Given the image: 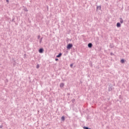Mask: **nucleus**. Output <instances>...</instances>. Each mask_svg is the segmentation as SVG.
Returning <instances> with one entry per match:
<instances>
[{
	"label": "nucleus",
	"instance_id": "obj_18",
	"mask_svg": "<svg viewBox=\"0 0 129 129\" xmlns=\"http://www.w3.org/2000/svg\"><path fill=\"white\" fill-rule=\"evenodd\" d=\"M120 23L121 24H122V23H123V20H120Z\"/></svg>",
	"mask_w": 129,
	"mask_h": 129
},
{
	"label": "nucleus",
	"instance_id": "obj_3",
	"mask_svg": "<svg viewBox=\"0 0 129 129\" xmlns=\"http://www.w3.org/2000/svg\"><path fill=\"white\" fill-rule=\"evenodd\" d=\"M38 52H39V53H40V54H42V53H43V52H44V48H39V49L38 50Z\"/></svg>",
	"mask_w": 129,
	"mask_h": 129
},
{
	"label": "nucleus",
	"instance_id": "obj_1",
	"mask_svg": "<svg viewBox=\"0 0 129 129\" xmlns=\"http://www.w3.org/2000/svg\"><path fill=\"white\" fill-rule=\"evenodd\" d=\"M113 89H114V88L113 87V86H112V84H110L108 86V91H112V90H113Z\"/></svg>",
	"mask_w": 129,
	"mask_h": 129
},
{
	"label": "nucleus",
	"instance_id": "obj_30",
	"mask_svg": "<svg viewBox=\"0 0 129 129\" xmlns=\"http://www.w3.org/2000/svg\"><path fill=\"white\" fill-rule=\"evenodd\" d=\"M107 0H106V1H107Z\"/></svg>",
	"mask_w": 129,
	"mask_h": 129
},
{
	"label": "nucleus",
	"instance_id": "obj_17",
	"mask_svg": "<svg viewBox=\"0 0 129 129\" xmlns=\"http://www.w3.org/2000/svg\"><path fill=\"white\" fill-rule=\"evenodd\" d=\"M72 103H74V102H75V99H73L72 100Z\"/></svg>",
	"mask_w": 129,
	"mask_h": 129
},
{
	"label": "nucleus",
	"instance_id": "obj_8",
	"mask_svg": "<svg viewBox=\"0 0 129 129\" xmlns=\"http://www.w3.org/2000/svg\"><path fill=\"white\" fill-rule=\"evenodd\" d=\"M93 45L91 43H89L88 44V48H91L92 47Z\"/></svg>",
	"mask_w": 129,
	"mask_h": 129
},
{
	"label": "nucleus",
	"instance_id": "obj_24",
	"mask_svg": "<svg viewBox=\"0 0 129 129\" xmlns=\"http://www.w3.org/2000/svg\"><path fill=\"white\" fill-rule=\"evenodd\" d=\"M67 95H68V96H69V95H70V93H68Z\"/></svg>",
	"mask_w": 129,
	"mask_h": 129
},
{
	"label": "nucleus",
	"instance_id": "obj_23",
	"mask_svg": "<svg viewBox=\"0 0 129 129\" xmlns=\"http://www.w3.org/2000/svg\"><path fill=\"white\" fill-rule=\"evenodd\" d=\"M110 55H111V56H112V55H114V54L113 53H112V52H111V53H110Z\"/></svg>",
	"mask_w": 129,
	"mask_h": 129
},
{
	"label": "nucleus",
	"instance_id": "obj_27",
	"mask_svg": "<svg viewBox=\"0 0 129 129\" xmlns=\"http://www.w3.org/2000/svg\"><path fill=\"white\" fill-rule=\"evenodd\" d=\"M6 2L8 3V4H9V0H6Z\"/></svg>",
	"mask_w": 129,
	"mask_h": 129
},
{
	"label": "nucleus",
	"instance_id": "obj_6",
	"mask_svg": "<svg viewBox=\"0 0 129 129\" xmlns=\"http://www.w3.org/2000/svg\"><path fill=\"white\" fill-rule=\"evenodd\" d=\"M64 85H65L64 83H61L60 84L59 86H60V88H63V87H64Z\"/></svg>",
	"mask_w": 129,
	"mask_h": 129
},
{
	"label": "nucleus",
	"instance_id": "obj_19",
	"mask_svg": "<svg viewBox=\"0 0 129 129\" xmlns=\"http://www.w3.org/2000/svg\"><path fill=\"white\" fill-rule=\"evenodd\" d=\"M40 38H41V36L40 35H38L37 36V39L39 40V39H40Z\"/></svg>",
	"mask_w": 129,
	"mask_h": 129
},
{
	"label": "nucleus",
	"instance_id": "obj_14",
	"mask_svg": "<svg viewBox=\"0 0 129 129\" xmlns=\"http://www.w3.org/2000/svg\"><path fill=\"white\" fill-rule=\"evenodd\" d=\"M12 22H13L14 23H16V21H15V17L14 16H13L12 17Z\"/></svg>",
	"mask_w": 129,
	"mask_h": 129
},
{
	"label": "nucleus",
	"instance_id": "obj_11",
	"mask_svg": "<svg viewBox=\"0 0 129 129\" xmlns=\"http://www.w3.org/2000/svg\"><path fill=\"white\" fill-rule=\"evenodd\" d=\"M114 45H113V44H110V48H111V49H112L113 48H114Z\"/></svg>",
	"mask_w": 129,
	"mask_h": 129
},
{
	"label": "nucleus",
	"instance_id": "obj_21",
	"mask_svg": "<svg viewBox=\"0 0 129 129\" xmlns=\"http://www.w3.org/2000/svg\"><path fill=\"white\" fill-rule=\"evenodd\" d=\"M4 126V125L3 124H1L0 125V128H3V127Z\"/></svg>",
	"mask_w": 129,
	"mask_h": 129
},
{
	"label": "nucleus",
	"instance_id": "obj_20",
	"mask_svg": "<svg viewBox=\"0 0 129 129\" xmlns=\"http://www.w3.org/2000/svg\"><path fill=\"white\" fill-rule=\"evenodd\" d=\"M70 67H71V68H72V67H73V63H71V64H70Z\"/></svg>",
	"mask_w": 129,
	"mask_h": 129
},
{
	"label": "nucleus",
	"instance_id": "obj_2",
	"mask_svg": "<svg viewBox=\"0 0 129 129\" xmlns=\"http://www.w3.org/2000/svg\"><path fill=\"white\" fill-rule=\"evenodd\" d=\"M73 47V44L72 43H69L67 46V50H70Z\"/></svg>",
	"mask_w": 129,
	"mask_h": 129
},
{
	"label": "nucleus",
	"instance_id": "obj_7",
	"mask_svg": "<svg viewBox=\"0 0 129 129\" xmlns=\"http://www.w3.org/2000/svg\"><path fill=\"white\" fill-rule=\"evenodd\" d=\"M62 56V53L60 52L56 56V58H60Z\"/></svg>",
	"mask_w": 129,
	"mask_h": 129
},
{
	"label": "nucleus",
	"instance_id": "obj_12",
	"mask_svg": "<svg viewBox=\"0 0 129 129\" xmlns=\"http://www.w3.org/2000/svg\"><path fill=\"white\" fill-rule=\"evenodd\" d=\"M24 9H23V11H24V12H28L29 10H28V9H27V8L26 7H24Z\"/></svg>",
	"mask_w": 129,
	"mask_h": 129
},
{
	"label": "nucleus",
	"instance_id": "obj_10",
	"mask_svg": "<svg viewBox=\"0 0 129 129\" xmlns=\"http://www.w3.org/2000/svg\"><path fill=\"white\" fill-rule=\"evenodd\" d=\"M120 62L122 63V64H123L125 62V60L123 58L120 60Z\"/></svg>",
	"mask_w": 129,
	"mask_h": 129
},
{
	"label": "nucleus",
	"instance_id": "obj_5",
	"mask_svg": "<svg viewBox=\"0 0 129 129\" xmlns=\"http://www.w3.org/2000/svg\"><path fill=\"white\" fill-rule=\"evenodd\" d=\"M116 27L117 28H120L121 27V24L119 22H117L116 24Z\"/></svg>",
	"mask_w": 129,
	"mask_h": 129
},
{
	"label": "nucleus",
	"instance_id": "obj_9",
	"mask_svg": "<svg viewBox=\"0 0 129 129\" xmlns=\"http://www.w3.org/2000/svg\"><path fill=\"white\" fill-rule=\"evenodd\" d=\"M61 120H62V121H65V116H62L61 117Z\"/></svg>",
	"mask_w": 129,
	"mask_h": 129
},
{
	"label": "nucleus",
	"instance_id": "obj_16",
	"mask_svg": "<svg viewBox=\"0 0 129 129\" xmlns=\"http://www.w3.org/2000/svg\"><path fill=\"white\" fill-rule=\"evenodd\" d=\"M36 68L37 69H39L40 68V65H39V64H37Z\"/></svg>",
	"mask_w": 129,
	"mask_h": 129
},
{
	"label": "nucleus",
	"instance_id": "obj_22",
	"mask_svg": "<svg viewBox=\"0 0 129 129\" xmlns=\"http://www.w3.org/2000/svg\"><path fill=\"white\" fill-rule=\"evenodd\" d=\"M55 61H59V59L56 58L55 59Z\"/></svg>",
	"mask_w": 129,
	"mask_h": 129
},
{
	"label": "nucleus",
	"instance_id": "obj_13",
	"mask_svg": "<svg viewBox=\"0 0 129 129\" xmlns=\"http://www.w3.org/2000/svg\"><path fill=\"white\" fill-rule=\"evenodd\" d=\"M83 128L84 129H92L91 128H89V127L86 126H83Z\"/></svg>",
	"mask_w": 129,
	"mask_h": 129
},
{
	"label": "nucleus",
	"instance_id": "obj_25",
	"mask_svg": "<svg viewBox=\"0 0 129 129\" xmlns=\"http://www.w3.org/2000/svg\"><path fill=\"white\" fill-rule=\"evenodd\" d=\"M61 23L62 25H63V24H64V21H62L61 22Z\"/></svg>",
	"mask_w": 129,
	"mask_h": 129
},
{
	"label": "nucleus",
	"instance_id": "obj_4",
	"mask_svg": "<svg viewBox=\"0 0 129 129\" xmlns=\"http://www.w3.org/2000/svg\"><path fill=\"white\" fill-rule=\"evenodd\" d=\"M98 10L99 11H101V6H97V8H96V11L97 12V11H98Z\"/></svg>",
	"mask_w": 129,
	"mask_h": 129
},
{
	"label": "nucleus",
	"instance_id": "obj_29",
	"mask_svg": "<svg viewBox=\"0 0 129 129\" xmlns=\"http://www.w3.org/2000/svg\"><path fill=\"white\" fill-rule=\"evenodd\" d=\"M26 55H27V54H24V56H26Z\"/></svg>",
	"mask_w": 129,
	"mask_h": 129
},
{
	"label": "nucleus",
	"instance_id": "obj_15",
	"mask_svg": "<svg viewBox=\"0 0 129 129\" xmlns=\"http://www.w3.org/2000/svg\"><path fill=\"white\" fill-rule=\"evenodd\" d=\"M43 41V37L40 38L39 40V43L41 44L42 43V41Z\"/></svg>",
	"mask_w": 129,
	"mask_h": 129
},
{
	"label": "nucleus",
	"instance_id": "obj_26",
	"mask_svg": "<svg viewBox=\"0 0 129 129\" xmlns=\"http://www.w3.org/2000/svg\"><path fill=\"white\" fill-rule=\"evenodd\" d=\"M120 98H121V95L119 96V99H120Z\"/></svg>",
	"mask_w": 129,
	"mask_h": 129
},
{
	"label": "nucleus",
	"instance_id": "obj_28",
	"mask_svg": "<svg viewBox=\"0 0 129 129\" xmlns=\"http://www.w3.org/2000/svg\"><path fill=\"white\" fill-rule=\"evenodd\" d=\"M119 19H120V21H121V20H122V18H120Z\"/></svg>",
	"mask_w": 129,
	"mask_h": 129
}]
</instances>
